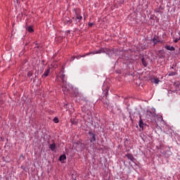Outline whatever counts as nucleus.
<instances>
[{"mask_svg": "<svg viewBox=\"0 0 180 180\" xmlns=\"http://www.w3.org/2000/svg\"><path fill=\"white\" fill-rule=\"evenodd\" d=\"M68 23H69L70 25H71V23H72V20H68Z\"/></svg>", "mask_w": 180, "mask_h": 180, "instance_id": "obj_20", "label": "nucleus"}, {"mask_svg": "<svg viewBox=\"0 0 180 180\" xmlns=\"http://www.w3.org/2000/svg\"><path fill=\"white\" fill-rule=\"evenodd\" d=\"M165 48L166 50H169V51H175V47L174 46L166 45Z\"/></svg>", "mask_w": 180, "mask_h": 180, "instance_id": "obj_8", "label": "nucleus"}, {"mask_svg": "<svg viewBox=\"0 0 180 180\" xmlns=\"http://www.w3.org/2000/svg\"><path fill=\"white\" fill-rule=\"evenodd\" d=\"M141 63L143 66L147 67V62L146 61V59H144V58H141Z\"/></svg>", "mask_w": 180, "mask_h": 180, "instance_id": "obj_13", "label": "nucleus"}, {"mask_svg": "<svg viewBox=\"0 0 180 180\" xmlns=\"http://www.w3.org/2000/svg\"><path fill=\"white\" fill-rule=\"evenodd\" d=\"M49 148L51 151H54V150H56V143H53L52 144H51L49 146Z\"/></svg>", "mask_w": 180, "mask_h": 180, "instance_id": "obj_11", "label": "nucleus"}, {"mask_svg": "<svg viewBox=\"0 0 180 180\" xmlns=\"http://www.w3.org/2000/svg\"><path fill=\"white\" fill-rule=\"evenodd\" d=\"M174 75H175V72H171L169 73V77H172Z\"/></svg>", "mask_w": 180, "mask_h": 180, "instance_id": "obj_16", "label": "nucleus"}, {"mask_svg": "<svg viewBox=\"0 0 180 180\" xmlns=\"http://www.w3.org/2000/svg\"><path fill=\"white\" fill-rule=\"evenodd\" d=\"M32 75H33V72L32 71L28 72L27 77H32Z\"/></svg>", "mask_w": 180, "mask_h": 180, "instance_id": "obj_15", "label": "nucleus"}, {"mask_svg": "<svg viewBox=\"0 0 180 180\" xmlns=\"http://www.w3.org/2000/svg\"><path fill=\"white\" fill-rule=\"evenodd\" d=\"M179 40H180V37H179Z\"/></svg>", "mask_w": 180, "mask_h": 180, "instance_id": "obj_24", "label": "nucleus"}, {"mask_svg": "<svg viewBox=\"0 0 180 180\" xmlns=\"http://www.w3.org/2000/svg\"><path fill=\"white\" fill-rule=\"evenodd\" d=\"M152 41L154 44V46H155V44H157V43H161V40H160V37H155V36L152 39Z\"/></svg>", "mask_w": 180, "mask_h": 180, "instance_id": "obj_5", "label": "nucleus"}, {"mask_svg": "<svg viewBox=\"0 0 180 180\" xmlns=\"http://www.w3.org/2000/svg\"><path fill=\"white\" fill-rule=\"evenodd\" d=\"M26 30H27V32H29L30 33H33V32H34V30H33L32 26L27 27Z\"/></svg>", "mask_w": 180, "mask_h": 180, "instance_id": "obj_10", "label": "nucleus"}, {"mask_svg": "<svg viewBox=\"0 0 180 180\" xmlns=\"http://www.w3.org/2000/svg\"><path fill=\"white\" fill-rule=\"evenodd\" d=\"M70 120H71L72 124H75V122L72 120V119H71Z\"/></svg>", "mask_w": 180, "mask_h": 180, "instance_id": "obj_22", "label": "nucleus"}, {"mask_svg": "<svg viewBox=\"0 0 180 180\" xmlns=\"http://www.w3.org/2000/svg\"><path fill=\"white\" fill-rule=\"evenodd\" d=\"M60 78L64 84L63 86V90L64 91V92H70V91H71L72 89V87H70L68 84H65V81L64 80V79L65 78V75H61L60 76Z\"/></svg>", "mask_w": 180, "mask_h": 180, "instance_id": "obj_1", "label": "nucleus"}, {"mask_svg": "<svg viewBox=\"0 0 180 180\" xmlns=\"http://www.w3.org/2000/svg\"><path fill=\"white\" fill-rule=\"evenodd\" d=\"M177 41H179V39L176 38V39H174V43H176Z\"/></svg>", "mask_w": 180, "mask_h": 180, "instance_id": "obj_21", "label": "nucleus"}, {"mask_svg": "<svg viewBox=\"0 0 180 180\" xmlns=\"http://www.w3.org/2000/svg\"><path fill=\"white\" fill-rule=\"evenodd\" d=\"M89 27H92V26H94V23L92 22L89 23Z\"/></svg>", "mask_w": 180, "mask_h": 180, "instance_id": "obj_19", "label": "nucleus"}, {"mask_svg": "<svg viewBox=\"0 0 180 180\" xmlns=\"http://www.w3.org/2000/svg\"><path fill=\"white\" fill-rule=\"evenodd\" d=\"M139 126L141 129H144V122H143V119H141V116L139 117Z\"/></svg>", "mask_w": 180, "mask_h": 180, "instance_id": "obj_7", "label": "nucleus"}, {"mask_svg": "<svg viewBox=\"0 0 180 180\" xmlns=\"http://www.w3.org/2000/svg\"><path fill=\"white\" fill-rule=\"evenodd\" d=\"M89 134L91 136V139L90 140L91 143H92V141H96V134H95L94 132L92 131H89Z\"/></svg>", "mask_w": 180, "mask_h": 180, "instance_id": "obj_3", "label": "nucleus"}, {"mask_svg": "<svg viewBox=\"0 0 180 180\" xmlns=\"http://www.w3.org/2000/svg\"><path fill=\"white\" fill-rule=\"evenodd\" d=\"M76 13V20H79V22H81L82 20V17L81 15H79L77 11L75 12Z\"/></svg>", "mask_w": 180, "mask_h": 180, "instance_id": "obj_9", "label": "nucleus"}, {"mask_svg": "<svg viewBox=\"0 0 180 180\" xmlns=\"http://www.w3.org/2000/svg\"><path fill=\"white\" fill-rule=\"evenodd\" d=\"M64 160H67V156L65 155H62L59 158V161H64Z\"/></svg>", "mask_w": 180, "mask_h": 180, "instance_id": "obj_12", "label": "nucleus"}, {"mask_svg": "<svg viewBox=\"0 0 180 180\" xmlns=\"http://www.w3.org/2000/svg\"><path fill=\"white\" fill-rule=\"evenodd\" d=\"M154 83H155V84H159V83H160V79H154Z\"/></svg>", "mask_w": 180, "mask_h": 180, "instance_id": "obj_17", "label": "nucleus"}, {"mask_svg": "<svg viewBox=\"0 0 180 180\" xmlns=\"http://www.w3.org/2000/svg\"><path fill=\"white\" fill-rule=\"evenodd\" d=\"M53 122H54V123H58L59 120H58V119L57 117H55L53 119Z\"/></svg>", "mask_w": 180, "mask_h": 180, "instance_id": "obj_18", "label": "nucleus"}, {"mask_svg": "<svg viewBox=\"0 0 180 180\" xmlns=\"http://www.w3.org/2000/svg\"><path fill=\"white\" fill-rule=\"evenodd\" d=\"M100 53L101 51H96L95 52H91V53H86V56H89V54H100Z\"/></svg>", "mask_w": 180, "mask_h": 180, "instance_id": "obj_14", "label": "nucleus"}, {"mask_svg": "<svg viewBox=\"0 0 180 180\" xmlns=\"http://www.w3.org/2000/svg\"><path fill=\"white\" fill-rule=\"evenodd\" d=\"M106 96H108V92L106 93Z\"/></svg>", "mask_w": 180, "mask_h": 180, "instance_id": "obj_23", "label": "nucleus"}, {"mask_svg": "<svg viewBox=\"0 0 180 180\" xmlns=\"http://www.w3.org/2000/svg\"><path fill=\"white\" fill-rule=\"evenodd\" d=\"M146 117H147V119H150V120H153V118L155 117V113H154L150 110H147L146 111Z\"/></svg>", "mask_w": 180, "mask_h": 180, "instance_id": "obj_2", "label": "nucleus"}, {"mask_svg": "<svg viewBox=\"0 0 180 180\" xmlns=\"http://www.w3.org/2000/svg\"><path fill=\"white\" fill-rule=\"evenodd\" d=\"M50 70H51L50 68H48V69H46V70H45L44 74L42 75V78H43L44 77H49V75H50Z\"/></svg>", "mask_w": 180, "mask_h": 180, "instance_id": "obj_6", "label": "nucleus"}, {"mask_svg": "<svg viewBox=\"0 0 180 180\" xmlns=\"http://www.w3.org/2000/svg\"><path fill=\"white\" fill-rule=\"evenodd\" d=\"M125 157L128 158V160H130V161H132V162H134L136 161V158H134L133 155L131 153H128L125 155Z\"/></svg>", "mask_w": 180, "mask_h": 180, "instance_id": "obj_4", "label": "nucleus"}]
</instances>
